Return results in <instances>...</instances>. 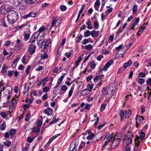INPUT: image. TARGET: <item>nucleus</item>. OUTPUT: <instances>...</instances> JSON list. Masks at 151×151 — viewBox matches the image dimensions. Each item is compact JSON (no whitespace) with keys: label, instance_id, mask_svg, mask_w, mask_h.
<instances>
[{"label":"nucleus","instance_id":"1","mask_svg":"<svg viewBox=\"0 0 151 151\" xmlns=\"http://www.w3.org/2000/svg\"><path fill=\"white\" fill-rule=\"evenodd\" d=\"M18 13L15 11L10 10L7 13V19L8 22L11 24H14L18 19Z\"/></svg>","mask_w":151,"mask_h":151},{"label":"nucleus","instance_id":"2","mask_svg":"<svg viewBox=\"0 0 151 151\" xmlns=\"http://www.w3.org/2000/svg\"><path fill=\"white\" fill-rule=\"evenodd\" d=\"M111 139V148H114L118 145L122 139V134H117L115 135Z\"/></svg>","mask_w":151,"mask_h":151},{"label":"nucleus","instance_id":"3","mask_svg":"<svg viewBox=\"0 0 151 151\" xmlns=\"http://www.w3.org/2000/svg\"><path fill=\"white\" fill-rule=\"evenodd\" d=\"M131 111L129 110L128 111L125 110V111H124L122 110H121L119 113L121 121H123L124 119L129 118L131 114Z\"/></svg>","mask_w":151,"mask_h":151},{"label":"nucleus","instance_id":"4","mask_svg":"<svg viewBox=\"0 0 151 151\" xmlns=\"http://www.w3.org/2000/svg\"><path fill=\"white\" fill-rule=\"evenodd\" d=\"M62 19L60 18L57 19L56 17H53L52 21L51 28L53 27L54 25L56 27L59 26L61 23Z\"/></svg>","mask_w":151,"mask_h":151},{"label":"nucleus","instance_id":"5","mask_svg":"<svg viewBox=\"0 0 151 151\" xmlns=\"http://www.w3.org/2000/svg\"><path fill=\"white\" fill-rule=\"evenodd\" d=\"M36 49V44H30L28 46L27 51L29 54L32 55L35 52Z\"/></svg>","mask_w":151,"mask_h":151},{"label":"nucleus","instance_id":"6","mask_svg":"<svg viewBox=\"0 0 151 151\" xmlns=\"http://www.w3.org/2000/svg\"><path fill=\"white\" fill-rule=\"evenodd\" d=\"M39 35V32H36L31 37L30 40L29 41L31 44H35V40L38 38Z\"/></svg>","mask_w":151,"mask_h":151},{"label":"nucleus","instance_id":"7","mask_svg":"<svg viewBox=\"0 0 151 151\" xmlns=\"http://www.w3.org/2000/svg\"><path fill=\"white\" fill-rule=\"evenodd\" d=\"M113 63V60H112L111 59L109 60L103 67V70L104 71L107 70L108 68Z\"/></svg>","mask_w":151,"mask_h":151},{"label":"nucleus","instance_id":"8","mask_svg":"<svg viewBox=\"0 0 151 151\" xmlns=\"http://www.w3.org/2000/svg\"><path fill=\"white\" fill-rule=\"evenodd\" d=\"M143 120L144 118L142 116H137L136 117L137 127L142 124Z\"/></svg>","mask_w":151,"mask_h":151},{"label":"nucleus","instance_id":"9","mask_svg":"<svg viewBox=\"0 0 151 151\" xmlns=\"http://www.w3.org/2000/svg\"><path fill=\"white\" fill-rule=\"evenodd\" d=\"M128 133L129 134V136H128L127 137L126 139V145H129V144L132 142V137H133V136L132 134H130L129 131L128 132Z\"/></svg>","mask_w":151,"mask_h":151},{"label":"nucleus","instance_id":"10","mask_svg":"<svg viewBox=\"0 0 151 151\" xmlns=\"http://www.w3.org/2000/svg\"><path fill=\"white\" fill-rule=\"evenodd\" d=\"M147 24V23H145L142 24V26L140 27L138 31V34L139 35H141L145 29L146 28Z\"/></svg>","mask_w":151,"mask_h":151},{"label":"nucleus","instance_id":"11","mask_svg":"<svg viewBox=\"0 0 151 151\" xmlns=\"http://www.w3.org/2000/svg\"><path fill=\"white\" fill-rule=\"evenodd\" d=\"M21 42V41L19 39H17L16 41V43L18 45H17L15 46V48H18V50H19L22 47L23 44L22 43H20Z\"/></svg>","mask_w":151,"mask_h":151},{"label":"nucleus","instance_id":"12","mask_svg":"<svg viewBox=\"0 0 151 151\" xmlns=\"http://www.w3.org/2000/svg\"><path fill=\"white\" fill-rule=\"evenodd\" d=\"M43 112L48 116H50L52 114V109L49 108L44 109Z\"/></svg>","mask_w":151,"mask_h":151},{"label":"nucleus","instance_id":"13","mask_svg":"<svg viewBox=\"0 0 151 151\" xmlns=\"http://www.w3.org/2000/svg\"><path fill=\"white\" fill-rule=\"evenodd\" d=\"M18 100V98L17 96H15L12 99L11 104L13 106H15L17 104V101Z\"/></svg>","mask_w":151,"mask_h":151},{"label":"nucleus","instance_id":"14","mask_svg":"<svg viewBox=\"0 0 151 151\" xmlns=\"http://www.w3.org/2000/svg\"><path fill=\"white\" fill-rule=\"evenodd\" d=\"M135 147L134 148V151H137V150L139 149L138 147L140 143L137 139H135Z\"/></svg>","mask_w":151,"mask_h":151},{"label":"nucleus","instance_id":"15","mask_svg":"<svg viewBox=\"0 0 151 151\" xmlns=\"http://www.w3.org/2000/svg\"><path fill=\"white\" fill-rule=\"evenodd\" d=\"M140 137H137L135 139H138L139 142H140V140H142L144 139L145 137V133L143 132H141L139 134Z\"/></svg>","mask_w":151,"mask_h":151},{"label":"nucleus","instance_id":"16","mask_svg":"<svg viewBox=\"0 0 151 151\" xmlns=\"http://www.w3.org/2000/svg\"><path fill=\"white\" fill-rule=\"evenodd\" d=\"M132 64V62L131 60H129L127 62L125 63L123 65V67L124 68H126L128 66L131 65Z\"/></svg>","mask_w":151,"mask_h":151},{"label":"nucleus","instance_id":"17","mask_svg":"<svg viewBox=\"0 0 151 151\" xmlns=\"http://www.w3.org/2000/svg\"><path fill=\"white\" fill-rule=\"evenodd\" d=\"M17 6L18 7L19 9V10L24 9H25L26 7L24 5L22 4L20 2L17 1Z\"/></svg>","mask_w":151,"mask_h":151},{"label":"nucleus","instance_id":"18","mask_svg":"<svg viewBox=\"0 0 151 151\" xmlns=\"http://www.w3.org/2000/svg\"><path fill=\"white\" fill-rule=\"evenodd\" d=\"M90 92L86 88L81 91V93L82 96H84L87 95Z\"/></svg>","mask_w":151,"mask_h":151},{"label":"nucleus","instance_id":"19","mask_svg":"<svg viewBox=\"0 0 151 151\" xmlns=\"http://www.w3.org/2000/svg\"><path fill=\"white\" fill-rule=\"evenodd\" d=\"M19 60V58H16L15 60H14L12 63V66L13 68H15L16 67L17 64Z\"/></svg>","mask_w":151,"mask_h":151},{"label":"nucleus","instance_id":"20","mask_svg":"<svg viewBox=\"0 0 151 151\" xmlns=\"http://www.w3.org/2000/svg\"><path fill=\"white\" fill-rule=\"evenodd\" d=\"M16 129H11L9 131V134L11 137H13L16 133Z\"/></svg>","mask_w":151,"mask_h":151},{"label":"nucleus","instance_id":"21","mask_svg":"<svg viewBox=\"0 0 151 151\" xmlns=\"http://www.w3.org/2000/svg\"><path fill=\"white\" fill-rule=\"evenodd\" d=\"M58 119H56V117L55 116L52 119V120L50 122L49 124L51 126L52 124L58 122Z\"/></svg>","mask_w":151,"mask_h":151},{"label":"nucleus","instance_id":"22","mask_svg":"<svg viewBox=\"0 0 151 151\" xmlns=\"http://www.w3.org/2000/svg\"><path fill=\"white\" fill-rule=\"evenodd\" d=\"M74 85L73 86H72L71 87V88L69 92L68 97H70L72 95L74 89Z\"/></svg>","mask_w":151,"mask_h":151},{"label":"nucleus","instance_id":"23","mask_svg":"<svg viewBox=\"0 0 151 151\" xmlns=\"http://www.w3.org/2000/svg\"><path fill=\"white\" fill-rule=\"evenodd\" d=\"M93 84H88L87 86L86 89L90 92L93 88Z\"/></svg>","mask_w":151,"mask_h":151},{"label":"nucleus","instance_id":"24","mask_svg":"<svg viewBox=\"0 0 151 151\" xmlns=\"http://www.w3.org/2000/svg\"><path fill=\"white\" fill-rule=\"evenodd\" d=\"M138 6L137 5H134L132 8L133 14H135L137 11Z\"/></svg>","mask_w":151,"mask_h":151},{"label":"nucleus","instance_id":"25","mask_svg":"<svg viewBox=\"0 0 151 151\" xmlns=\"http://www.w3.org/2000/svg\"><path fill=\"white\" fill-rule=\"evenodd\" d=\"M35 137H28L27 139V142L30 143H31L35 139Z\"/></svg>","mask_w":151,"mask_h":151},{"label":"nucleus","instance_id":"26","mask_svg":"<svg viewBox=\"0 0 151 151\" xmlns=\"http://www.w3.org/2000/svg\"><path fill=\"white\" fill-rule=\"evenodd\" d=\"M4 85V84L3 83V81H0V91L1 92L3 91L5 89Z\"/></svg>","mask_w":151,"mask_h":151},{"label":"nucleus","instance_id":"27","mask_svg":"<svg viewBox=\"0 0 151 151\" xmlns=\"http://www.w3.org/2000/svg\"><path fill=\"white\" fill-rule=\"evenodd\" d=\"M113 134H111L109 137H107V140L105 141V142H106L107 144H108L110 141L112 139V137H113Z\"/></svg>","mask_w":151,"mask_h":151},{"label":"nucleus","instance_id":"28","mask_svg":"<svg viewBox=\"0 0 151 151\" xmlns=\"http://www.w3.org/2000/svg\"><path fill=\"white\" fill-rule=\"evenodd\" d=\"M42 43H43L45 45H49L51 44L50 40V39H47L44 42L42 41Z\"/></svg>","mask_w":151,"mask_h":151},{"label":"nucleus","instance_id":"29","mask_svg":"<svg viewBox=\"0 0 151 151\" xmlns=\"http://www.w3.org/2000/svg\"><path fill=\"white\" fill-rule=\"evenodd\" d=\"M7 68V67L6 65L4 64L3 65L1 73H6V69Z\"/></svg>","mask_w":151,"mask_h":151},{"label":"nucleus","instance_id":"30","mask_svg":"<svg viewBox=\"0 0 151 151\" xmlns=\"http://www.w3.org/2000/svg\"><path fill=\"white\" fill-rule=\"evenodd\" d=\"M6 127V122H4L0 126V129L1 130L3 131L5 129Z\"/></svg>","mask_w":151,"mask_h":151},{"label":"nucleus","instance_id":"31","mask_svg":"<svg viewBox=\"0 0 151 151\" xmlns=\"http://www.w3.org/2000/svg\"><path fill=\"white\" fill-rule=\"evenodd\" d=\"M83 56L82 55H81L78 58V59L76 60V64L77 65V66L78 65L79 62L81 60Z\"/></svg>","mask_w":151,"mask_h":151},{"label":"nucleus","instance_id":"32","mask_svg":"<svg viewBox=\"0 0 151 151\" xmlns=\"http://www.w3.org/2000/svg\"><path fill=\"white\" fill-rule=\"evenodd\" d=\"M87 28L88 29H92V27L91 24V21L89 20L87 22Z\"/></svg>","mask_w":151,"mask_h":151},{"label":"nucleus","instance_id":"33","mask_svg":"<svg viewBox=\"0 0 151 151\" xmlns=\"http://www.w3.org/2000/svg\"><path fill=\"white\" fill-rule=\"evenodd\" d=\"M91 34L92 37H95L97 36V34L96 33V31L95 30L91 31Z\"/></svg>","mask_w":151,"mask_h":151},{"label":"nucleus","instance_id":"34","mask_svg":"<svg viewBox=\"0 0 151 151\" xmlns=\"http://www.w3.org/2000/svg\"><path fill=\"white\" fill-rule=\"evenodd\" d=\"M95 136L94 134L93 133L90 134H89L88 136L86 138L88 140H90L92 138H93Z\"/></svg>","mask_w":151,"mask_h":151},{"label":"nucleus","instance_id":"35","mask_svg":"<svg viewBox=\"0 0 151 151\" xmlns=\"http://www.w3.org/2000/svg\"><path fill=\"white\" fill-rule=\"evenodd\" d=\"M64 75H62L60 77L57 82L58 84H60L61 83L64 78Z\"/></svg>","mask_w":151,"mask_h":151},{"label":"nucleus","instance_id":"36","mask_svg":"<svg viewBox=\"0 0 151 151\" xmlns=\"http://www.w3.org/2000/svg\"><path fill=\"white\" fill-rule=\"evenodd\" d=\"M48 55L47 53H44L41 55L42 59L45 60L48 58Z\"/></svg>","mask_w":151,"mask_h":151},{"label":"nucleus","instance_id":"37","mask_svg":"<svg viewBox=\"0 0 151 151\" xmlns=\"http://www.w3.org/2000/svg\"><path fill=\"white\" fill-rule=\"evenodd\" d=\"M30 17H35L37 16V13L36 12H30L29 13Z\"/></svg>","mask_w":151,"mask_h":151},{"label":"nucleus","instance_id":"38","mask_svg":"<svg viewBox=\"0 0 151 151\" xmlns=\"http://www.w3.org/2000/svg\"><path fill=\"white\" fill-rule=\"evenodd\" d=\"M90 35H91V32L89 30H87L84 32V36L85 37H88Z\"/></svg>","mask_w":151,"mask_h":151},{"label":"nucleus","instance_id":"39","mask_svg":"<svg viewBox=\"0 0 151 151\" xmlns=\"http://www.w3.org/2000/svg\"><path fill=\"white\" fill-rule=\"evenodd\" d=\"M5 145L9 147L11 145V142L10 141H6V142H4Z\"/></svg>","mask_w":151,"mask_h":151},{"label":"nucleus","instance_id":"40","mask_svg":"<svg viewBox=\"0 0 151 151\" xmlns=\"http://www.w3.org/2000/svg\"><path fill=\"white\" fill-rule=\"evenodd\" d=\"M96 66V64L94 61H92L90 63V67L92 69H94Z\"/></svg>","mask_w":151,"mask_h":151},{"label":"nucleus","instance_id":"41","mask_svg":"<svg viewBox=\"0 0 151 151\" xmlns=\"http://www.w3.org/2000/svg\"><path fill=\"white\" fill-rule=\"evenodd\" d=\"M26 24H27L26 23V24L24 23L23 24H22L21 25L18 26L16 27V29L17 30H19V29H20L21 28H22V27H23L24 26H25L26 25Z\"/></svg>","mask_w":151,"mask_h":151},{"label":"nucleus","instance_id":"42","mask_svg":"<svg viewBox=\"0 0 151 151\" xmlns=\"http://www.w3.org/2000/svg\"><path fill=\"white\" fill-rule=\"evenodd\" d=\"M14 73V71H12L11 70H9L8 71L7 73V76L10 77H11Z\"/></svg>","mask_w":151,"mask_h":151},{"label":"nucleus","instance_id":"43","mask_svg":"<svg viewBox=\"0 0 151 151\" xmlns=\"http://www.w3.org/2000/svg\"><path fill=\"white\" fill-rule=\"evenodd\" d=\"M0 114L1 116L3 118H5L8 115V114H6L4 112H0Z\"/></svg>","mask_w":151,"mask_h":151},{"label":"nucleus","instance_id":"44","mask_svg":"<svg viewBox=\"0 0 151 151\" xmlns=\"http://www.w3.org/2000/svg\"><path fill=\"white\" fill-rule=\"evenodd\" d=\"M40 130V128L37 127H36L33 128L32 130V132H38Z\"/></svg>","mask_w":151,"mask_h":151},{"label":"nucleus","instance_id":"45","mask_svg":"<svg viewBox=\"0 0 151 151\" xmlns=\"http://www.w3.org/2000/svg\"><path fill=\"white\" fill-rule=\"evenodd\" d=\"M49 90V87L47 86L43 88V92L45 93L48 92Z\"/></svg>","mask_w":151,"mask_h":151},{"label":"nucleus","instance_id":"46","mask_svg":"<svg viewBox=\"0 0 151 151\" xmlns=\"http://www.w3.org/2000/svg\"><path fill=\"white\" fill-rule=\"evenodd\" d=\"M123 45H119L118 47H116V50H119V52H120L121 50L123 49V48L122 47Z\"/></svg>","mask_w":151,"mask_h":151},{"label":"nucleus","instance_id":"47","mask_svg":"<svg viewBox=\"0 0 151 151\" xmlns=\"http://www.w3.org/2000/svg\"><path fill=\"white\" fill-rule=\"evenodd\" d=\"M30 68L31 66L30 65L28 66L25 70V72L27 75H28L29 74Z\"/></svg>","mask_w":151,"mask_h":151},{"label":"nucleus","instance_id":"48","mask_svg":"<svg viewBox=\"0 0 151 151\" xmlns=\"http://www.w3.org/2000/svg\"><path fill=\"white\" fill-rule=\"evenodd\" d=\"M67 89V87L65 85L62 86L60 89L61 91H65Z\"/></svg>","mask_w":151,"mask_h":151},{"label":"nucleus","instance_id":"49","mask_svg":"<svg viewBox=\"0 0 151 151\" xmlns=\"http://www.w3.org/2000/svg\"><path fill=\"white\" fill-rule=\"evenodd\" d=\"M24 39L25 41H27L29 39L30 37V35L27 33L24 35Z\"/></svg>","mask_w":151,"mask_h":151},{"label":"nucleus","instance_id":"50","mask_svg":"<svg viewBox=\"0 0 151 151\" xmlns=\"http://www.w3.org/2000/svg\"><path fill=\"white\" fill-rule=\"evenodd\" d=\"M94 27L95 29H97L99 27V24L97 22H94Z\"/></svg>","mask_w":151,"mask_h":151},{"label":"nucleus","instance_id":"51","mask_svg":"<svg viewBox=\"0 0 151 151\" xmlns=\"http://www.w3.org/2000/svg\"><path fill=\"white\" fill-rule=\"evenodd\" d=\"M93 76L92 75H90L87 76L86 78V80L87 82L89 81H90L93 78Z\"/></svg>","mask_w":151,"mask_h":151},{"label":"nucleus","instance_id":"52","mask_svg":"<svg viewBox=\"0 0 151 151\" xmlns=\"http://www.w3.org/2000/svg\"><path fill=\"white\" fill-rule=\"evenodd\" d=\"M107 89V87H104L103 88L102 90L101 91L102 93V96H103L106 93V90Z\"/></svg>","mask_w":151,"mask_h":151},{"label":"nucleus","instance_id":"53","mask_svg":"<svg viewBox=\"0 0 151 151\" xmlns=\"http://www.w3.org/2000/svg\"><path fill=\"white\" fill-rule=\"evenodd\" d=\"M49 45H45L44 44L42 43V45L41 46V48H43V49H47Z\"/></svg>","mask_w":151,"mask_h":151},{"label":"nucleus","instance_id":"54","mask_svg":"<svg viewBox=\"0 0 151 151\" xmlns=\"http://www.w3.org/2000/svg\"><path fill=\"white\" fill-rule=\"evenodd\" d=\"M85 144V142H81L79 147V150L83 148Z\"/></svg>","mask_w":151,"mask_h":151},{"label":"nucleus","instance_id":"55","mask_svg":"<svg viewBox=\"0 0 151 151\" xmlns=\"http://www.w3.org/2000/svg\"><path fill=\"white\" fill-rule=\"evenodd\" d=\"M106 105L105 104H102L100 107L101 111H104L106 107Z\"/></svg>","mask_w":151,"mask_h":151},{"label":"nucleus","instance_id":"56","mask_svg":"<svg viewBox=\"0 0 151 151\" xmlns=\"http://www.w3.org/2000/svg\"><path fill=\"white\" fill-rule=\"evenodd\" d=\"M85 7V5L84 4H83L82 5L81 7V9L79 11V12H80L82 13L84 10Z\"/></svg>","mask_w":151,"mask_h":151},{"label":"nucleus","instance_id":"57","mask_svg":"<svg viewBox=\"0 0 151 151\" xmlns=\"http://www.w3.org/2000/svg\"><path fill=\"white\" fill-rule=\"evenodd\" d=\"M66 9V6L64 5H61L60 6V10L62 11H64Z\"/></svg>","mask_w":151,"mask_h":151},{"label":"nucleus","instance_id":"58","mask_svg":"<svg viewBox=\"0 0 151 151\" xmlns=\"http://www.w3.org/2000/svg\"><path fill=\"white\" fill-rule=\"evenodd\" d=\"M30 113H28L27 114L26 118L25 119V120L26 121H28L29 119V116H30Z\"/></svg>","mask_w":151,"mask_h":151},{"label":"nucleus","instance_id":"59","mask_svg":"<svg viewBox=\"0 0 151 151\" xmlns=\"http://www.w3.org/2000/svg\"><path fill=\"white\" fill-rule=\"evenodd\" d=\"M99 79V76L97 75L96 76V77L94 78L93 81L94 82H97Z\"/></svg>","mask_w":151,"mask_h":151},{"label":"nucleus","instance_id":"60","mask_svg":"<svg viewBox=\"0 0 151 151\" xmlns=\"http://www.w3.org/2000/svg\"><path fill=\"white\" fill-rule=\"evenodd\" d=\"M138 82L142 84L145 82V80L142 78H139L138 79Z\"/></svg>","mask_w":151,"mask_h":151},{"label":"nucleus","instance_id":"61","mask_svg":"<svg viewBox=\"0 0 151 151\" xmlns=\"http://www.w3.org/2000/svg\"><path fill=\"white\" fill-rule=\"evenodd\" d=\"M85 48L86 49L89 50L92 48V47L90 44H89L85 46Z\"/></svg>","mask_w":151,"mask_h":151},{"label":"nucleus","instance_id":"62","mask_svg":"<svg viewBox=\"0 0 151 151\" xmlns=\"http://www.w3.org/2000/svg\"><path fill=\"white\" fill-rule=\"evenodd\" d=\"M45 29V27L44 26H42L39 29L38 31L37 32H39V34H40V32H42Z\"/></svg>","mask_w":151,"mask_h":151},{"label":"nucleus","instance_id":"63","mask_svg":"<svg viewBox=\"0 0 151 151\" xmlns=\"http://www.w3.org/2000/svg\"><path fill=\"white\" fill-rule=\"evenodd\" d=\"M88 40L86 39H84L82 43L83 45H85L88 42Z\"/></svg>","mask_w":151,"mask_h":151},{"label":"nucleus","instance_id":"64","mask_svg":"<svg viewBox=\"0 0 151 151\" xmlns=\"http://www.w3.org/2000/svg\"><path fill=\"white\" fill-rule=\"evenodd\" d=\"M146 83L147 84L151 85V78H149L147 80Z\"/></svg>","mask_w":151,"mask_h":151}]
</instances>
